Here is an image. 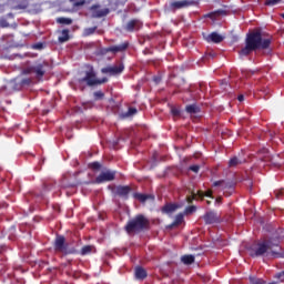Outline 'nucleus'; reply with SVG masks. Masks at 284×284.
Wrapping results in <instances>:
<instances>
[{"instance_id":"nucleus-7","label":"nucleus","mask_w":284,"mask_h":284,"mask_svg":"<svg viewBox=\"0 0 284 284\" xmlns=\"http://www.w3.org/2000/svg\"><path fill=\"white\" fill-rule=\"evenodd\" d=\"M133 197L139 201V203H142V205H152V203H154V195L152 194L135 193Z\"/></svg>"},{"instance_id":"nucleus-23","label":"nucleus","mask_w":284,"mask_h":284,"mask_svg":"<svg viewBox=\"0 0 284 284\" xmlns=\"http://www.w3.org/2000/svg\"><path fill=\"white\" fill-rule=\"evenodd\" d=\"M214 186L215 187H233L234 186V183H232V182H225V181H216V182H214Z\"/></svg>"},{"instance_id":"nucleus-45","label":"nucleus","mask_w":284,"mask_h":284,"mask_svg":"<svg viewBox=\"0 0 284 284\" xmlns=\"http://www.w3.org/2000/svg\"><path fill=\"white\" fill-rule=\"evenodd\" d=\"M58 212H61V209H59Z\"/></svg>"},{"instance_id":"nucleus-16","label":"nucleus","mask_w":284,"mask_h":284,"mask_svg":"<svg viewBox=\"0 0 284 284\" xmlns=\"http://www.w3.org/2000/svg\"><path fill=\"white\" fill-rule=\"evenodd\" d=\"M243 163H245V159L234 156L229 161V168H236L239 165H243Z\"/></svg>"},{"instance_id":"nucleus-40","label":"nucleus","mask_w":284,"mask_h":284,"mask_svg":"<svg viewBox=\"0 0 284 284\" xmlns=\"http://www.w3.org/2000/svg\"><path fill=\"white\" fill-rule=\"evenodd\" d=\"M83 3H85V1H79V2H74V6H83Z\"/></svg>"},{"instance_id":"nucleus-36","label":"nucleus","mask_w":284,"mask_h":284,"mask_svg":"<svg viewBox=\"0 0 284 284\" xmlns=\"http://www.w3.org/2000/svg\"><path fill=\"white\" fill-rule=\"evenodd\" d=\"M33 48L36 50H41L43 48V44L42 43L34 44Z\"/></svg>"},{"instance_id":"nucleus-19","label":"nucleus","mask_w":284,"mask_h":284,"mask_svg":"<svg viewBox=\"0 0 284 284\" xmlns=\"http://www.w3.org/2000/svg\"><path fill=\"white\" fill-rule=\"evenodd\" d=\"M125 48H128V43L124 42L122 44L106 49V52H113V54H116V52H123V50H125Z\"/></svg>"},{"instance_id":"nucleus-38","label":"nucleus","mask_w":284,"mask_h":284,"mask_svg":"<svg viewBox=\"0 0 284 284\" xmlns=\"http://www.w3.org/2000/svg\"><path fill=\"white\" fill-rule=\"evenodd\" d=\"M29 83H30V79H27V80H23V81H22V84H23V85H28Z\"/></svg>"},{"instance_id":"nucleus-10","label":"nucleus","mask_w":284,"mask_h":284,"mask_svg":"<svg viewBox=\"0 0 284 284\" xmlns=\"http://www.w3.org/2000/svg\"><path fill=\"white\" fill-rule=\"evenodd\" d=\"M170 221H172V223H170L169 225H166V227L169 230H172L174 227H178V225H181L183 223V215L182 214H170L169 215Z\"/></svg>"},{"instance_id":"nucleus-39","label":"nucleus","mask_w":284,"mask_h":284,"mask_svg":"<svg viewBox=\"0 0 284 284\" xmlns=\"http://www.w3.org/2000/svg\"><path fill=\"white\" fill-rule=\"evenodd\" d=\"M237 100H239L240 102L245 101V97H244V95H239Z\"/></svg>"},{"instance_id":"nucleus-9","label":"nucleus","mask_w":284,"mask_h":284,"mask_svg":"<svg viewBox=\"0 0 284 284\" xmlns=\"http://www.w3.org/2000/svg\"><path fill=\"white\" fill-rule=\"evenodd\" d=\"M124 68L125 67L120 63L119 65L103 68L102 72L104 74H110L111 77H116V74H121V72H123Z\"/></svg>"},{"instance_id":"nucleus-8","label":"nucleus","mask_w":284,"mask_h":284,"mask_svg":"<svg viewBox=\"0 0 284 284\" xmlns=\"http://www.w3.org/2000/svg\"><path fill=\"white\" fill-rule=\"evenodd\" d=\"M24 74H36L37 79H41L45 74V69H43V64H37L24 70Z\"/></svg>"},{"instance_id":"nucleus-43","label":"nucleus","mask_w":284,"mask_h":284,"mask_svg":"<svg viewBox=\"0 0 284 284\" xmlns=\"http://www.w3.org/2000/svg\"><path fill=\"white\" fill-rule=\"evenodd\" d=\"M221 202V197H219L217 200H216V203H220Z\"/></svg>"},{"instance_id":"nucleus-25","label":"nucleus","mask_w":284,"mask_h":284,"mask_svg":"<svg viewBox=\"0 0 284 284\" xmlns=\"http://www.w3.org/2000/svg\"><path fill=\"white\" fill-rule=\"evenodd\" d=\"M181 261L184 265H192V263H194V255H183Z\"/></svg>"},{"instance_id":"nucleus-35","label":"nucleus","mask_w":284,"mask_h":284,"mask_svg":"<svg viewBox=\"0 0 284 284\" xmlns=\"http://www.w3.org/2000/svg\"><path fill=\"white\" fill-rule=\"evenodd\" d=\"M94 98H95L97 100L103 99V92H101V91L95 92V93H94Z\"/></svg>"},{"instance_id":"nucleus-44","label":"nucleus","mask_w":284,"mask_h":284,"mask_svg":"<svg viewBox=\"0 0 284 284\" xmlns=\"http://www.w3.org/2000/svg\"><path fill=\"white\" fill-rule=\"evenodd\" d=\"M70 1L74 2V1H77V0H70Z\"/></svg>"},{"instance_id":"nucleus-31","label":"nucleus","mask_w":284,"mask_h":284,"mask_svg":"<svg viewBox=\"0 0 284 284\" xmlns=\"http://www.w3.org/2000/svg\"><path fill=\"white\" fill-rule=\"evenodd\" d=\"M277 3H281V0H266L265 6H276Z\"/></svg>"},{"instance_id":"nucleus-1","label":"nucleus","mask_w":284,"mask_h":284,"mask_svg":"<svg viewBox=\"0 0 284 284\" xmlns=\"http://www.w3.org/2000/svg\"><path fill=\"white\" fill-rule=\"evenodd\" d=\"M284 239V231L278 230L273 237L264 240L252 246L250 250L251 256H264L266 258H284V253H281V246L278 243Z\"/></svg>"},{"instance_id":"nucleus-4","label":"nucleus","mask_w":284,"mask_h":284,"mask_svg":"<svg viewBox=\"0 0 284 284\" xmlns=\"http://www.w3.org/2000/svg\"><path fill=\"white\" fill-rule=\"evenodd\" d=\"M196 196L199 199H203L204 196H206L207 199H214V196H212V191H191V196L186 197V202L189 203V205L185 207V213L186 214H194L196 212H199V209L196 207V205L192 204V201H194V199H196Z\"/></svg>"},{"instance_id":"nucleus-3","label":"nucleus","mask_w":284,"mask_h":284,"mask_svg":"<svg viewBox=\"0 0 284 284\" xmlns=\"http://www.w3.org/2000/svg\"><path fill=\"white\" fill-rule=\"evenodd\" d=\"M125 230L128 234H136V232L148 230V220L143 215H136L128 222Z\"/></svg>"},{"instance_id":"nucleus-41","label":"nucleus","mask_w":284,"mask_h":284,"mask_svg":"<svg viewBox=\"0 0 284 284\" xmlns=\"http://www.w3.org/2000/svg\"><path fill=\"white\" fill-rule=\"evenodd\" d=\"M264 161H272V159H270V156H265Z\"/></svg>"},{"instance_id":"nucleus-27","label":"nucleus","mask_w":284,"mask_h":284,"mask_svg":"<svg viewBox=\"0 0 284 284\" xmlns=\"http://www.w3.org/2000/svg\"><path fill=\"white\" fill-rule=\"evenodd\" d=\"M95 31H97V27L88 28L84 30V36L90 37V34H94Z\"/></svg>"},{"instance_id":"nucleus-32","label":"nucleus","mask_w":284,"mask_h":284,"mask_svg":"<svg viewBox=\"0 0 284 284\" xmlns=\"http://www.w3.org/2000/svg\"><path fill=\"white\" fill-rule=\"evenodd\" d=\"M90 168H92V170H100L101 169V163L93 162V163L90 164Z\"/></svg>"},{"instance_id":"nucleus-14","label":"nucleus","mask_w":284,"mask_h":284,"mask_svg":"<svg viewBox=\"0 0 284 284\" xmlns=\"http://www.w3.org/2000/svg\"><path fill=\"white\" fill-rule=\"evenodd\" d=\"M55 250L58 252H65V237L58 236L55 240Z\"/></svg>"},{"instance_id":"nucleus-33","label":"nucleus","mask_w":284,"mask_h":284,"mask_svg":"<svg viewBox=\"0 0 284 284\" xmlns=\"http://www.w3.org/2000/svg\"><path fill=\"white\" fill-rule=\"evenodd\" d=\"M191 172H194L195 174H199V170H201L200 165H192L190 166Z\"/></svg>"},{"instance_id":"nucleus-12","label":"nucleus","mask_w":284,"mask_h":284,"mask_svg":"<svg viewBox=\"0 0 284 284\" xmlns=\"http://www.w3.org/2000/svg\"><path fill=\"white\" fill-rule=\"evenodd\" d=\"M185 110L187 114H190L194 119H199V116H201V108L196 104L186 105Z\"/></svg>"},{"instance_id":"nucleus-42","label":"nucleus","mask_w":284,"mask_h":284,"mask_svg":"<svg viewBox=\"0 0 284 284\" xmlns=\"http://www.w3.org/2000/svg\"><path fill=\"white\" fill-rule=\"evenodd\" d=\"M273 212H281V210H278V209H274V210H273Z\"/></svg>"},{"instance_id":"nucleus-21","label":"nucleus","mask_w":284,"mask_h":284,"mask_svg":"<svg viewBox=\"0 0 284 284\" xmlns=\"http://www.w3.org/2000/svg\"><path fill=\"white\" fill-rule=\"evenodd\" d=\"M135 114H136V109L131 108L129 109V111L121 113L120 116L121 119H132V116H134Z\"/></svg>"},{"instance_id":"nucleus-2","label":"nucleus","mask_w":284,"mask_h":284,"mask_svg":"<svg viewBox=\"0 0 284 284\" xmlns=\"http://www.w3.org/2000/svg\"><path fill=\"white\" fill-rule=\"evenodd\" d=\"M245 43V47L240 51V57H247L254 50H267L272 41L265 33L252 31L247 34Z\"/></svg>"},{"instance_id":"nucleus-34","label":"nucleus","mask_w":284,"mask_h":284,"mask_svg":"<svg viewBox=\"0 0 284 284\" xmlns=\"http://www.w3.org/2000/svg\"><path fill=\"white\" fill-rule=\"evenodd\" d=\"M219 14H225V11H215L213 13H211L209 17H211V19H214V17H219Z\"/></svg>"},{"instance_id":"nucleus-24","label":"nucleus","mask_w":284,"mask_h":284,"mask_svg":"<svg viewBox=\"0 0 284 284\" xmlns=\"http://www.w3.org/2000/svg\"><path fill=\"white\" fill-rule=\"evenodd\" d=\"M179 205L176 204H166L164 207H163V212H165L166 214H170L172 212H176Z\"/></svg>"},{"instance_id":"nucleus-46","label":"nucleus","mask_w":284,"mask_h":284,"mask_svg":"<svg viewBox=\"0 0 284 284\" xmlns=\"http://www.w3.org/2000/svg\"><path fill=\"white\" fill-rule=\"evenodd\" d=\"M282 17L284 18V13H282Z\"/></svg>"},{"instance_id":"nucleus-13","label":"nucleus","mask_w":284,"mask_h":284,"mask_svg":"<svg viewBox=\"0 0 284 284\" xmlns=\"http://www.w3.org/2000/svg\"><path fill=\"white\" fill-rule=\"evenodd\" d=\"M113 194H118V196L128 199V194H130V186H115L113 189Z\"/></svg>"},{"instance_id":"nucleus-20","label":"nucleus","mask_w":284,"mask_h":284,"mask_svg":"<svg viewBox=\"0 0 284 284\" xmlns=\"http://www.w3.org/2000/svg\"><path fill=\"white\" fill-rule=\"evenodd\" d=\"M172 8L181 9V8H187L190 6V1L187 0H180L171 3Z\"/></svg>"},{"instance_id":"nucleus-30","label":"nucleus","mask_w":284,"mask_h":284,"mask_svg":"<svg viewBox=\"0 0 284 284\" xmlns=\"http://www.w3.org/2000/svg\"><path fill=\"white\" fill-rule=\"evenodd\" d=\"M171 113L173 116H181V110H179L176 106L171 108Z\"/></svg>"},{"instance_id":"nucleus-29","label":"nucleus","mask_w":284,"mask_h":284,"mask_svg":"<svg viewBox=\"0 0 284 284\" xmlns=\"http://www.w3.org/2000/svg\"><path fill=\"white\" fill-rule=\"evenodd\" d=\"M65 41H68V31H62V36L59 37V42L65 43Z\"/></svg>"},{"instance_id":"nucleus-18","label":"nucleus","mask_w":284,"mask_h":284,"mask_svg":"<svg viewBox=\"0 0 284 284\" xmlns=\"http://www.w3.org/2000/svg\"><path fill=\"white\" fill-rule=\"evenodd\" d=\"M139 28H141V21L139 20H131L126 24V30L129 32H132L133 30H139Z\"/></svg>"},{"instance_id":"nucleus-22","label":"nucleus","mask_w":284,"mask_h":284,"mask_svg":"<svg viewBox=\"0 0 284 284\" xmlns=\"http://www.w3.org/2000/svg\"><path fill=\"white\" fill-rule=\"evenodd\" d=\"M94 252H97V248H94L93 245H87L81 251L83 256H88V254H94Z\"/></svg>"},{"instance_id":"nucleus-15","label":"nucleus","mask_w":284,"mask_h":284,"mask_svg":"<svg viewBox=\"0 0 284 284\" xmlns=\"http://www.w3.org/2000/svg\"><path fill=\"white\" fill-rule=\"evenodd\" d=\"M203 221H205L207 225H214L215 223H219V215L205 214L203 215Z\"/></svg>"},{"instance_id":"nucleus-26","label":"nucleus","mask_w":284,"mask_h":284,"mask_svg":"<svg viewBox=\"0 0 284 284\" xmlns=\"http://www.w3.org/2000/svg\"><path fill=\"white\" fill-rule=\"evenodd\" d=\"M57 22L58 23H63L64 26H70L72 23V19H69V18H58Z\"/></svg>"},{"instance_id":"nucleus-6","label":"nucleus","mask_w":284,"mask_h":284,"mask_svg":"<svg viewBox=\"0 0 284 284\" xmlns=\"http://www.w3.org/2000/svg\"><path fill=\"white\" fill-rule=\"evenodd\" d=\"M115 174L116 173L112 170H104L95 178V181L93 183L101 184L114 181Z\"/></svg>"},{"instance_id":"nucleus-11","label":"nucleus","mask_w":284,"mask_h":284,"mask_svg":"<svg viewBox=\"0 0 284 284\" xmlns=\"http://www.w3.org/2000/svg\"><path fill=\"white\" fill-rule=\"evenodd\" d=\"M205 41H207L209 43L212 42V43H221V41H223L225 39L224 36L222 34H219L216 32H212L210 34H204L203 36Z\"/></svg>"},{"instance_id":"nucleus-37","label":"nucleus","mask_w":284,"mask_h":284,"mask_svg":"<svg viewBox=\"0 0 284 284\" xmlns=\"http://www.w3.org/2000/svg\"><path fill=\"white\" fill-rule=\"evenodd\" d=\"M154 83H161V77L153 78Z\"/></svg>"},{"instance_id":"nucleus-17","label":"nucleus","mask_w":284,"mask_h":284,"mask_svg":"<svg viewBox=\"0 0 284 284\" xmlns=\"http://www.w3.org/2000/svg\"><path fill=\"white\" fill-rule=\"evenodd\" d=\"M148 276V272L145 271V268L138 266L135 267V278L138 281H143V278H146Z\"/></svg>"},{"instance_id":"nucleus-28","label":"nucleus","mask_w":284,"mask_h":284,"mask_svg":"<svg viewBox=\"0 0 284 284\" xmlns=\"http://www.w3.org/2000/svg\"><path fill=\"white\" fill-rule=\"evenodd\" d=\"M105 14H108V9L93 12V17H105Z\"/></svg>"},{"instance_id":"nucleus-5","label":"nucleus","mask_w":284,"mask_h":284,"mask_svg":"<svg viewBox=\"0 0 284 284\" xmlns=\"http://www.w3.org/2000/svg\"><path fill=\"white\" fill-rule=\"evenodd\" d=\"M80 81H85L88 85H100L101 83H105L108 81L106 79L99 80L97 79V74L94 73V70L92 68H89L85 71V77L80 79Z\"/></svg>"}]
</instances>
